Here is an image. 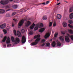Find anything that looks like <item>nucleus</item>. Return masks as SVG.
<instances>
[{"instance_id":"c03bdc74","label":"nucleus","mask_w":73,"mask_h":73,"mask_svg":"<svg viewBox=\"0 0 73 73\" xmlns=\"http://www.w3.org/2000/svg\"><path fill=\"white\" fill-rule=\"evenodd\" d=\"M49 1H47L46 3V5L47 4H49Z\"/></svg>"},{"instance_id":"f704fd0d","label":"nucleus","mask_w":73,"mask_h":73,"mask_svg":"<svg viewBox=\"0 0 73 73\" xmlns=\"http://www.w3.org/2000/svg\"><path fill=\"white\" fill-rule=\"evenodd\" d=\"M68 25V26L69 27H70L72 29H73V26H72V25H70L69 24Z\"/></svg>"},{"instance_id":"1a4fd4ad","label":"nucleus","mask_w":73,"mask_h":73,"mask_svg":"<svg viewBox=\"0 0 73 73\" xmlns=\"http://www.w3.org/2000/svg\"><path fill=\"white\" fill-rule=\"evenodd\" d=\"M26 42V38L25 36H23L22 38V43H25Z\"/></svg>"},{"instance_id":"a18cd8bd","label":"nucleus","mask_w":73,"mask_h":73,"mask_svg":"<svg viewBox=\"0 0 73 73\" xmlns=\"http://www.w3.org/2000/svg\"><path fill=\"white\" fill-rule=\"evenodd\" d=\"M45 45V43H44L43 44H42L41 46H44Z\"/></svg>"},{"instance_id":"ddd939ff","label":"nucleus","mask_w":73,"mask_h":73,"mask_svg":"<svg viewBox=\"0 0 73 73\" xmlns=\"http://www.w3.org/2000/svg\"><path fill=\"white\" fill-rule=\"evenodd\" d=\"M10 41H11L10 38H9V36H8L7 37V40L6 41L7 44H10V43H11Z\"/></svg>"},{"instance_id":"dca6fc26","label":"nucleus","mask_w":73,"mask_h":73,"mask_svg":"<svg viewBox=\"0 0 73 73\" xmlns=\"http://www.w3.org/2000/svg\"><path fill=\"white\" fill-rule=\"evenodd\" d=\"M35 24L34 23H33L30 27V29H33V28H34V27H35Z\"/></svg>"},{"instance_id":"aec40b11","label":"nucleus","mask_w":73,"mask_h":73,"mask_svg":"<svg viewBox=\"0 0 73 73\" xmlns=\"http://www.w3.org/2000/svg\"><path fill=\"white\" fill-rule=\"evenodd\" d=\"M44 30H45V29H44V28H41L39 31V32H44Z\"/></svg>"},{"instance_id":"9b49d317","label":"nucleus","mask_w":73,"mask_h":73,"mask_svg":"<svg viewBox=\"0 0 73 73\" xmlns=\"http://www.w3.org/2000/svg\"><path fill=\"white\" fill-rule=\"evenodd\" d=\"M32 24L31 22L30 21H26L25 23V25L26 27H28V26H29L31 24Z\"/></svg>"},{"instance_id":"423d86ee","label":"nucleus","mask_w":73,"mask_h":73,"mask_svg":"<svg viewBox=\"0 0 73 73\" xmlns=\"http://www.w3.org/2000/svg\"><path fill=\"white\" fill-rule=\"evenodd\" d=\"M59 39L63 43H64V38L62 36H60L59 37Z\"/></svg>"},{"instance_id":"f257e3e1","label":"nucleus","mask_w":73,"mask_h":73,"mask_svg":"<svg viewBox=\"0 0 73 73\" xmlns=\"http://www.w3.org/2000/svg\"><path fill=\"white\" fill-rule=\"evenodd\" d=\"M40 35H37L34 36V38H36V39L35 40V42H33L31 43L32 45H35L37 44L38 42L40 40H41V38H40Z\"/></svg>"},{"instance_id":"72a5a7b5","label":"nucleus","mask_w":73,"mask_h":73,"mask_svg":"<svg viewBox=\"0 0 73 73\" xmlns=\"http://www.w3.org/2000/svg\"><path fill=\"white\" fill-rule=\"evenodd\" d=\"M5 8L6 9H8V8H9L10 7H9V6L7 5L5 6Z\"/></svg>"},{"instance_id":"2f4dec72","label":"nucleus","mask_w":73,"mask_h":73,"mask_svg":"<svg viewBox=\"0 0 73 73\" xmlns=\"http://www.w3.org/2000/svg\"><path fill=\"white\" fill-rule=\"evenodd\" d=\"M57 36H58V33H55L54 35L55 37H57Z\"/></svg>"},{"instance_id":"4d7b16f0","label":"nucleus","mask_w":73,"mask_h":73,"mask_svg":"<svg viewBox=\"0 0 73 73\" xmlns=\"http://www.w3.org/2000/svg\"><path fill=\"white\" fill-rule=\"evenodd\" d=\"M50 41H52V39H50Z\"/></svg>"},{"instance_id":"0eeeda50","label":"nucleus","mask_w":73,"mask_h":73,"mask_svg":"<svg viewBox=\"0 0 73 73\" xmlns=\"http://www.w3.org/2000/svg\"><path fill=\"white\" fill-rule=\"evenodd\" d=\"M59 39L63 43H64V38L62 36H60L59 37Z\"/></svg>"},{"instance_id":"13d9d810","label":"nucleus","mask_w":73,"mask_h":73,"mask_svg":"<svg viewBox=\"0 0 73 73\" xmlns=\"http://www.w3.org/2000/svg\"><path fill=\"white\" fill-rule=\"evenodd\" d=\"M7 15H9V14H7Z\"/></svg>"},{"instance_id":"9d476101","label":"nucleus","mask_w":73,"mask_h":73,"mask_svg":"<svg viewBox=\"0 0 73 73\" xmlns=\"http://www.w3.org/2000/svg\"><path fill=\"white\" fill-rule=\"evenodd\" d=\"M50 36V33H47L44 36V38L45 39H46V38H48Z\"/></svg>"},{"instance_id":"f03ea898","label":"nucleus","mask_w":73,"mask_h":73,"mask_svg":"<svg viewBox=\"0 0 73 73\" xmlns=\"http://www.w3.org/2000/svg\"><path fill=\"white\" fill-rule=\"evenodd\" d=\"M43 27H44L43 24H36V27H35L34 28V31H37V30L38 29V28H40Z\"/></svg>"},{"instance_id":"bb28decb","label":"nucleus","mask_w":73,"mask_h":73,"mask_svg":"<svg viewBox=\"0 0 73 73\" xmlns=\"http://www.w3.org/2000/svg\"><path fill=\"white\" fill-rule=\"evenodd\" d=\"M50 44L49 43H46V46H48L49 47L50 46Z\"/></svg>"},{"instance_id":"58836bf2","label":"nucleus","mask_w":73,"mask_h":73,"mask_svg":"<svg viewBox=\"0 0 73 73\" xmlns=\"http://www.w3.org/2000/svg\"><path fill=\"white\" fill-rule=\"evenodd\" d=\"M56 22H54V23L53 24V27H56Z\"/></svg>"},{"instance_id":"e433bc0d","label":"nucleus","mask_w":73,"mask_h":73,"mask_svg":"<svg viewBox=\"0 0 73 73\" xmlns=\"http://www.w3.org/2000/svg\"><path fill=\"white\" fill-rule=\"evenodd\" d=\"M13 32L15 35V36H16V35H17V34H16V30H14Z\"/></svg>"},{"instance_id":"603ef678","label":"nucleus","mask_w":73,"mask_h":73,"mask_svg":"<svg viewBox=\"0 0 73 73\" xmlns=\"http://www.w3.org/2000/svg\"><path fill=\"white\" fill-rule=\"evenodd\" d=\"M13 20H14V21H16V20L15 19H13Z\"/></svg>"},{"instance_id":"79ce46f5","label":"nucleus","mask_w":73,"mask_h":73,"mask_svg":"<svg viewBox=\"0 0 73 73\" xmlns=\"http://www.w3.org/2000/svg\"><path fill=\"white\" fill-rule=\"evenodd\" d=\"M42 42H44L45 41V39H42Z\"/></svg>"},{"instance_id":"bf43d9fd","label":"nucleus","mask_w":73,"mask_h":73,"mask_svg":"<svg viewBox=\"0 0 73 73\" xmlns=\"http://www.w3.org/2000/svg\"><path fill=\"white\" fill-rule=\"evenodd\" d=\"M57 1H58L59 0H56Z\"/></svg>"},{"instance_id":"6e6552de","label":"nucleus","mask_w":73,"mask_h":73,"mask_svg":"<svg viewBox=\"0 0 73 73\" xmlns=\"http://www.w3.org/2000/svg\"><path fill=\"white\" fill-rule=\"evenodd\" d=\"M19 42H20V39L18 38H16L15 40L14 41V44H17V43Z\"/></svg>"},{"instance_id":"f3484780","label":"nucleus","mask_w":73,"mask_h":73,"mask_svg":"<svg viewBox=\"0 0 73 73\" xmlns=\"http://www.w3.org/2000/svg\"><path fill=\"white\" fill-rule=\"evenodd\" d=\"M57 17L58 19H61V15L59 14H58L57 15Z\"/></svg>"},{"instance_id":"864d4df0","label":"nucleus","mask_w":73,"mask_h":73,"mask_svg":"<svg viewBox=\"0 0 73 73\" xmlns=\"http://www.w3.org/2000/svg\"><path fill=\"white\" fill-rule=\"evenodd\" d=\"M1 9H0V13H1Z\"/></svg>"},{"instance_id":"37998d69","label":"nucleus","mask_w":73,"mask_h":73,"mask_svg":"<svg viewBox=\"0 0 73 73\" xmlns=\"http://www.w3.org/2000/svg\"><path fill=\"white\" fill-rule=\"evenodd\" d=\"M11 46V44H7V47H9V46Z\"/></svg>"},{"instance_id":"ea45409f","label":"nucleus","mask_w":73,"mask_h":73,"mask_svg":"<svg viewBox=\"0 0 73 73\" xmlns=\"http://www.w3.org/2000/svg\"><path fill=\"white\" fill-rule=\"evenodd\" d=\"M21 32L22 33H23L25 32V30L24 29H22L21 30Z\"/></svg>"},{"instance_id":"6e6d98bb","label":"nucleus","mask_w":73,"mask_h":73,"mask_svg":"<svg viewBox=\"0 0 73 73\" xmlns=\"http://www.w3.org/2000/svg\"><path fill=\"white\" fill-rule=\"evenodd\" d=\"M9 0L10 1H13V0Z\"/></svg>"},{"instance_id":"c9c22d12","label":"nucleus","mask_w":73,"mask_h":73,"mask_svg":"<svg viewBox=\"0 0 73 73\" xmlns=\"http://www.w3.org/2000/svg\"><path fill=\"white\" fill-rule=\"evenodd\" d=\"M68 23H69L70 24H72L73 23V21L71 20H70L68 21Z\"/></svg>"},{"instance_id":"20e7f679","label":"nucleus","mask_w":73,"mask_h":73,"mask_svg":"<svg viewBox=\"0 0 73 73\" xmlns=\"http://www.w3.org/2000/svg\"><path fill=\"white\" fill-rule=\"evenodd\" d=\"M24 23V19L21 20L18 23V27H21V26H22Z\"/></svg>"},{"instance_id":"2eb2a0df","label":"nucleus","mask_w":73,"mask_h":73,"mask_svg":"<svg viewBox=\"0 0 73 73\" xmlns=\"http://www.w3.org/2000/svg\"><path fill=\"white\" fill-rule=\"evenodd\" d=\"M52 24H53V21H50L49 23L48 27H51L52 26Z\"/></svg>"},{"instance_id":"c756f323","label":"nucleus","mask_w":73,"mask_h":73,"mask_svg":"<svg viewBox=\"0 0 73 73\" xmlns=\"http://www.w3.org/2000/svg\"><path fill=\"white\" fill-rule=\"evenodd\" d=\"M57 46H60L61 45V44L60 43V42H58L57 43Z\"/></svg>"},{"instance_id":"473e14b6","label":"nucleus","mask_w":73,"mask_h":73,"mask_svg":"<svg viewBox=\"0 0 73 73\" xmlns=\"http://www.w3.org/2000/svg\"><path fill=\"white\" fill-rule=\"evenodd\" d=\"M1 13H4L5 12V10L3 9H1Z\"/></svg>"},{"instance_id":"412c9836","label":"nucleus","mask_w":73,"mask_h":73,"mask_svg":"<svg viewBox=\"0 0 73 73\" xmlns=\"http://www.w3.org/2000/svg\"><path fill=\"white\" fill-rule=\"evenodd\" d=\"M68 36L69 37H70L72 40H73V35H70L69 34H68Z\"/></svg>"},{"instance_id":"a19ab883","label":"nucleus","mask_w":73,"mask_h":73,"mask_svg":"<svg viewBox=\"0 0 73 73\" xmlns=\"http://www.w3.org/2000/svg\"><path fill=\"white\" fill-rule=\"evenodd\" d=\"M16 14V13L15 12V13H12V16H14V15H15V14Z\"/></svg>"},{"instance_id":"5701e85b","label":"nucleus","mask_w":73,"mask_h":73,"mask_svg":"<svg viewBox=\"0 0 73 73\" xmlns=\"http://www.w3.org/2000/svg\"><path fill=\"white\" fill-rule=\"evenodd\" d=\"M63 25L64 27H66L67 26V24L66 22H64L63 23Z\"/></svg>"},{"instance_id":"5fc2aeb1","label":"nucleus","mask_w":73,"mask_h":73,"mask_svg":"<svg viewBox=\"0 0 73 73\" xmlns=\"http://www.w3.org/2000/svg\"><path fill=\"white\" fill-rule=\"evenodd\" d=\"M1 38H3V36H0Z\"/></svg>"},{"instance_id":"4be33fe9","label":"nucleus","mask_w":73,"mask_h":73,"mask_svg":"<svg viewBox=\"0 0 73 73\" xmlns=\"http://www.w3.org/2000/svg\"><path fill=\"white\" fill-rule=\"evenodd\" d=\"M70 18L71 19L73 18V13H71L70 15Z\"/></svg>"},{"instance_id":"a878e982","label":"nucleus","mask_w":73,"mask_h":73,"mask_svg":"<svg viewBox=\"0 0 73 73\" xmlns=\"http://www.w3.org/2000/svg\"><path fill=\"white\" fill-rule=\"evenodd\" d=\"M11 40L12 42H14L15 41V38H14V37H13V36L11 37Z\"/></svg>"},{"instance_id":"6ab92c4d","label":"nucleus","mask_w":73,"mask_h":73,"mask_svg":"<svg viewBox=\"0 0 73 73\" xmlns=\"http://www.w3.org/2000/svg\"><path fill=\"white\" fill-rule=\"evenodd\" d=\"M7 37L6 36H5L3 39V40H2V41L3 42H5V41L6 40H7Z\"/></svg>"},{"instance_id":"7ed1b4c3","label":"nucleus","mask_w":73,"mask_h":73,"mask_svg":"<svg viewBox=\"0 0 73 73\" xmlns=\"http://www.w3.org/2000/svg\"><path fill=\"white\" fill-rule=\"evenodd\" d=\"M9 1L8 0H2L0 2V3L2 4V5H6L9 3Z\"/></svg>"},{"instance_id":"7c9ffc66","label":"nucleus","mask_w":73,"mask_h":73,"mask_svg":"<svg viewBox=\"0 0 73 73\" xmlns=\"http://www.w3.org/2000/svg\"><path fill=\"white\" fill-rule=\"evenodd\" d=\"M42 19L44 20H46V19H47V17H46V16H44L43 17Z\"/></svg>"},{"instance_id":"a211bd4d","label":"nucleus","mask_w":73,"mask_h":73,"mask_svg":"<svg viewBox=\"0 0 73 73\" xmlns=\"http://www.w3.org/2000/svg\"><path fill=\"white\" fill-rule=\"evenodd\" d=\"M53 47H54L56 46V42L54 41L52 42L51 44Z\"/></svg>"},{"instance_id":"8fccbe9b","label":"nucleus","mask_w":73,"mask_h":73,"mask_svg":"<svg viewBox=\"0 0 73 73\" xmlns=\"http://www.w3.org/2000/svg\"><path fill=\"white\" fill-rule=\"evenodd\" d=\"M42 4H44V5H46V3H42Z\"/></svg>"},{"instance_id":"4468645a","label":"nucleus","mask_w":73,"mask_h":73,"mask_svg":"<svg viewBox=\"0 0 73 73\" xmlns=\"http://www.w3.org/2000/svg\"><path fill=\"white\" fill-rule=\"evenodd\" d=\"M17 35L19 37H21V33L19 31H18L17 33Z\"/></svg>"},{"instance_id":"393cba45","label":"nucleus","mask_w":73,"mask_h":73,"mask_svg":"<svg viewBox=\"0 0 73 73\" xmlns=\"http://www.w3.org/2000/svg\"><path fill=\"white\" fill-rule=\"evenodd\" d=\"M13 7L14 9H16L17 7V5H13L12 6Z\"/></svg>"},{"instance_id":"39448f33","label":"nucleus","mask_w":73,"mask_h":73,"mask_svg":"<svg viewBox=\"0 0 73 73\" xmlns=\"http://www.w3.org/2000/svg\"><path fill=\"white\" fill-rule=\"evenodd\" d=\"M68 36V34L67 35V36H65V41L66 42H70V39Z\"/></svg>"},{"instance_id":"49530a36","label":"nucleus","mask_w":73,"mask_h":73,"mask_svg":"<svg viewBox=\"0 0 73 73\" xmlns=\"http://www.w3.org/2000/svg\"><path fill=\"white\" fill-rule=\"evenodd\" d=\"M60 4H61V3H57V4H56V5H60Z\"/></svg>"},{"instance_id":"cd10ccee","label":"nucleus","mask_w":73,"mask_h":73,"mask_svg":"<svg viewBox=\"0 0 73 73\" xmlns=\"http://www.w3.org/2000/svg\"><path fill=\"white\" fill-rule=\"evenodd\" d=\"M73 7H70V12H72L73 11Z\"/></svg>"},{"instance_id":"f8f14e48","label":"nucleus","mask_w":73,"mask_h":73,"mask_svg":"<svg viewBox=\"0 0 73 73\" xmlns=\"http://www.w3.org/2000/svg\"><path fill=\"white\" fill-rule=\"evenodd\" d=\"M6 26V24L5 23H4L2 24V25L0 26V28L1 29H4Z\"/></svg>"},{"instance_id":"de8ad7c7","label":"nucleus","mask_w":73,"mask_h":73,"mask_svg":"<svg viewBox=\"0 0 73 73\" xmlns=\"http://www.w3.org/2000/svg\"><path fill=\"white\" fill-rule=\"evenodd\" d=\"M14 25H15V24L13 23H12V27H14Z\"/></svg>"},{"instance_id":"680f3d73","label":"nucleus","mask_w":73,"mask_h":73,"mask_svg":"<svg viewBox=\"0 0 73 73\" xmlns=\"http://www.w3.org/2000/svg\"><path fill=\"white\" fill-rule=\"evenodd\" d=\"M8 16H9V15Z\"/></svg>"},{"instance_id":"3c124183","label":"nucleus","mask_w":73,"mask_h":73,"mask_svg":"<svg viewBox=\"0 0 73 73\" xmlns=\"http://www.w3.org/2000/svg\"><path fill=\"white\" fill-rule=\"evenodd\" d=\"M11 11L10 9H9L8 10H6V11L7 12V11Z\"/></svg>"},{"instance_id":"b1692460","label":"nucleus","mask_w":73,"mask_h":73,"mask_svg":"<svg viewBox=\"0 0 73 73\" xmlns=\"http://www.w3.org/2000/svg\"><path fill=\"white\" fill-rule=\"evenodd\" d=\"M68 32L70 34H73V31L72 30H68Z\"/></svg>"},{"instance_id":"09e8293b","label":"nucleus","mask_w":73,"mask_h":73,"mask_svg":"<svg viewBox=\"0 0 73 73\" xmlns=\"http://www.w3.org/2000/svg\"><path fill=\"white\" fill-rule=\"evenodd\" d=\"M3 46L5 48H6V47H7V46H6V45L5 44H4L3 45Z\"/></svg>"},{"instance_id":"052dcab7","label":"nucleus","mask_w":73,"mask_h":73,"mask_svg":"<svg viewBox=\"0 0 73 73\" xmlns=\"http://www.w3.org/2000/svg\"><path fill=\"white\" fill-rule=\"evenodd\" d=\"M8 25H9V24H8Z\"/></svg>"},{"instance_id":"4c0bfd02","label":"nucleus","mask_w":73,"mask_h":73,"mask_svg":"<svg viewBox=\"0 0 73 73\" xmlns=\"http://www.w3.org/2000/svg\"><path fill=\"white\" fill-rule=\"evenodd\" d=\"M3 32H4L5 34H6L7 33V30H3Z\"/></svg>"},{"instance_id":"c85d7f7f","label":"nucleus","mask_w":73,"mask_h":73,"mask_svg":"<svg viewBox=\"0 0 73 73\" xmlns=\"http://www.w3.org/2000/svg\"><path fill=\"white\" fill-rule=\"evenodd\" d=\"M29 35H33V31H31L29 32Z\"/></svg>"}]
</instances>
